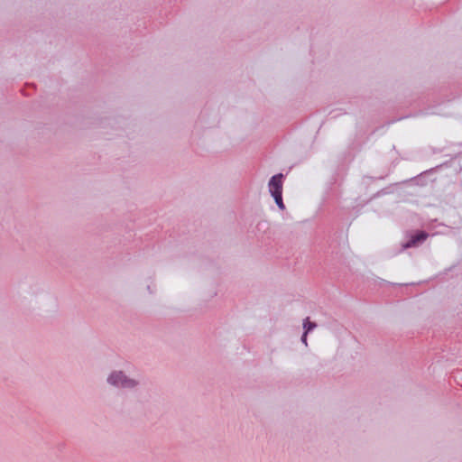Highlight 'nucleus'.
I'll use <instances>...</instances> for the list:
<instances>
[{
    "label": "nucleus",
    "instance_id": "obj_4",
    "mask_svg": "<svg viewBox=\"0 0 462 462\" xmlns=\"http://www.w3.org/2000/svg\"><path fill=\"white\" fill-rule=\"evenodd\" d=\"M303 328L305 329L304 332L309 333L310 330L316 328V323L310 321L309 318L304 320Z\"/></svg>",
    "mask_w": 462,
    "mask_h": 462
},
{
    "label": "nucleus",
    "instance_id": "obj_2",
    "mask_svg": "<svg viewBox=\"0 0 462 462\" xmlns=\"http://www.w3.org/2000/svg\"><path fill=\"white\" fill-rule=\"evenodd\" d=\"M282 178L283 175L282 173L276 174L272 177L269 181V191L272 196H276L277 194L282 193Z\"/></svg>",
    "mask_w": 462,
    "mask_h": 462
},
{
    "label": "nucleus",
    "instance_id": "obj_3",
    "mask_svg": "<svg viewBox=\"0 0 462 462\" xmlns=\"http://www.w3.org/2000/svg\"><path fill=\"white\" fill-rule=\"evenodd\" d=\"M428 237V234L425 232H420L419 234L412 236L411 238L403 245V248H410L416 246L419 243L423 242Z\"/></svg>",
    "mask_w": 462,
    "mask_h": 462
},
{
    "label": "nucleus",
    "instance_id": "obj_5",
    "mask_svg": "<svg viewBox=\"0 0 462 462\" xmlns=\"http://www.w3.org/2000/svg\"><path fill=\"white\" fill-rule=\"evenodd\" d=\"M277 206L281 208V209H284V204H283V201H282V194H277L276 196H273Z\"/></svg>",
    "mask_w": 462,
    "mask_h": 462
},
{
    "label": "nucleus",
    "instance_id": "obj_1",
    "mask_svg": "<svg viewBox=\"0 0 462 462\" xmlns=\"http://www.w3.org/2000/svg\"><path fill=\"white\" fill-rule=\"evenodd\" d=\"M108 383L115 386L126 388L134 387L136 384L134 380L126 378L121 372L113 373L108 377Z\"/></svg>",
    "mask_w": 462,
    "mask_h": 462
},
{
    "label": "nucleus",
    "instance_id": "obj_6",
    "mask_svg": "<svg viewBox=\"0 0 462 462\" xmlns=\"http://www.w3.org/2000/svg\"><path fill=\"white\" fill-rule=\"evenodd\" d=\"M307 334L308 333L304 332L301 337V341L305 344V346H307Z\"/></svg>",
    "mask_w": 462,
    "mask_h": 462
}]
</instances>
